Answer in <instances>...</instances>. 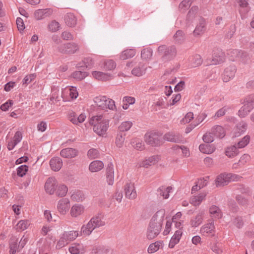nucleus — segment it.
Instances as JSON below:
<instances>
[{"label": "nucleus", "mask_w": 254, "mask_h": 254, "mask_svg": "<svg viewBox=\"0 0 254 254\" xmlns=\"http://www.w3.org/2000/svg\"><path fill=\"white\" fill-rule=\"evenodd\" d=\"M214 136L211 131L205 133L202 136V139L204 142L207 143L212 142L214 140Z\"/></svg>", "instance_id": "obj_52"}, {"label": "nucleus", "mask_w": 254, "mask_h": 254, "mask_svg": "<svg viewBox=\"0 0 254 254\" xmlns=\"http://www.w3.org/2000/svg\"><path fill=\"white\" fill-rule=\"evenodd\" d=\"M182 231L181 230H177L174 235L172 236L170 241L169 247L173 248L177 244H178L182 235Z\"/></svg>", "instance_id": "obj_26"}, {"label": "nucleus", "mask_w": 254, "mask_h": 254, "mask_svg": "<svg viewBox=\"0 0 254 254\" xmlns=\"http://www.w3.org/2000/svg\"><path fill=\"white\" fill-rule=\"evenodd\" d=\"M236 200L241 205L245 206L248 204V200L247 198L244 197L243 196L241 195H238L236 196Z\"/></svg>", "instance_id": "obj_60"}, {"label": "nucleus", "mask_w": 254, "mask_h": 254, "mask_svg": "<svg viewBox=\"0 0 254 254\" xmlns=\"http://www.w3.org/2000/svg\"><path fill=\"white\" fill-rule=\"evenodd\" d=\"M236 67L234 65H231L226 67L224 71L223 76V80L227 82L233 79L236 72Z\"/></svg>", "instance_id": "obj_12"}, {"label": "nucleus", "mask_w": 254, "mask_h": 254, "mask_svg": "<svg viewBox=\"0 0 254 254\" xmlns=\"http://www.w3.org/2000/svg\"><path fill=\"white\" fill-rule=\"evenodd\" d=\"M60 24L59 22L54 20L49 25V30L52 32H55L59 30Z\"/></svg>", "instance_id": "obj_58"}, {"label": "nucleus", "mask_w": 254, "mask_h": 254, "mask_svg": "<svg viewBox=\"0 0 254 254\" xmlns=\"http://www.w3.org/2000/svg\"><path fill=\"white\" fill-rule=\"evenodd\" d=\"M65 23L69 27H73L76 24V19L73 14L68 13L64 16Z\"/></svg>", "instance_id": "obj_28"}, {"label": "nucleus", "mask_w": 254, "mask_h": 254, "mask_svg": "<svg viewBox=\"0 0 254 254\" xmlns=\"http://www.w3.org/2000/svg\"><path fill=\"white\" fill-rule=\"evenodd\" d=\"M165 214V210L162 209L158 210L151 218L147 231L148 240L153 239L160 233Z\"/></svg>", "instance_id": "obj_1"}, {"label": "nucleus", "mask_w": 254, "mask_h": 254, "mask_svg": "<svg viewBox=\"0 0 254 254\" xmlns=\"http://www.w3.org/2000/svg\"><path fill=\"white\" fill-rule=\"evenodd\" d=\"M87 156L91 159L97 158L99 156V151L96 149L91 148L88 150Z\"/></svg>", "instance_id": "obj_55"}, {"label": "nucleus", "mask_w": 254, "mask_h": 254, "mask_svg": "<svg viewBox=\"0 0 254 254\" xmlns=\"http://www.w3.org/2000/svg\"><path fill=\"white\" fill-rule=\"evenodd\" d=\"M209 213L215 218H220L222 216L220 208L216 205H213L209 208Z\"/></svg>", "instance_id": "obj_40"}, {"label": "nucleus", "mask_w": 254, "mask_h": 254, "mask_svg": "<svg viewBox=\"0 0 254 254\" xmlns=\"http://www.w3.org/2000/svg\"><path fill=\"white\" fill-rule=\"evenodd\" d=\"M83 212V207L81 205H74L71 209L70 214L73 217H77Z\"/></svg>", "instance_id": "obj_34"}, {"label": "nucleus", "mask_w": 254, "mask_h": 254, "mask_svg": "<svg viewBox=\"0 0 254 254\" xmlns=\"http://www.w3.org/2000/svg\"><path fill=\"white\" fill-rule=\"evenodd\" d=\"M250 59L249 54L246 52L242 51L241 55H239V58L238 60H240L244 64H247Z\"/></svg>", "instance_id": "obj_53"}, {"label": "nucleus", "mask_w": 254, "mask_h": 254, "mask_svg": "<svg viewBox=\"0 0 254 254\" xmlns=\"http://www.w3.org/2000/svg\"><path fill=\"white\" fill-rule=\"evenodd\" d=\"M231 173H223L219 175L216 180L215 183L217 187L227 185L231 181L232 177Z\"/></svg>", "instance_id": "obj_10"}, {"label": "nucleus", "mask_w": 254, "mask_h": 254, "mask_svg": "<svg viewBox=\"0 0 254 254\" xmlns=\"http://www.w3.org/2000/svg\"><path fill=\"white\" fill-rule=\"evenodd\" d=\"M28 170V167L26 165H22L18 167L17 169V175L20 177H23L26 175Z\"/></svg>", "instance_id": "obj_51"}, {"label": "nucleus", "mask_w": 254, "mask_h": 254, "mask_svg": "<svg viewBox=\"0 0 254 254\" xmlns=\"http://www.w3.org/2000/svg\"><path fill=\"white\" fill-rule=\"evenodd\" d=\"M146 142L152 146H159L161 143V136L157 132H149L145 134L144 136Z\"/></svg>", "instance_id": "obj_9"}, {"label": "nucleus", "mask_w": 254, "mask_h": 254, "mask_svg": "<svg viewBox=\"0 0 254 254\" xmlns=\"http://www.w3.org/2000/svg\"><path fill=\"white\" fill-rule=\"evenodd\" d=\"M52 13L51 9H40L35 11L34 16L37 20H40L50 16Z\"/></svg>", "instance_id": "obj_20"}, {"label": "nucleus", "mask_w": 254, "mask_h": 254, "mask_svg": "<svg viewBox=\"0 0 254 254\" xmlns=\"http://www.w3.org/2000/svg\"><path fill=\"white\" fill-rule=\"evenodd\" d=\"M94 102L102 110L109 109L113 110L115 108L114 101L104 96L96 97Z\"/></svg>", "instance_id": "obj_6"}, {"label": "nucleus", "mask_w": 254, "mask_h": 254, "mask_svg": "<svg viewBox=\"0 0 254 254\" xmlns=\"http://www.w3.org/2000/svg\"><path fill=\"white\" fill-rule=\"evenodd\" d=\"M88 75L87 72L81 71H75L72 74V76L74 79L81 80Z\"/></svg>", "instance_id": "obj_46"}, {"label": "nucleus", "mask_w": 254, "mask_h": 254, "mask_svg": "<svg viewBox=\"0 0 254 254\" xmlns=\"http://www.w3.org/2000/svg\"><path fill=\"white\" fill-rule=\"evenodd\" d=\"M206 193L205 192L200 193L198 195L194 196L190 199V203L194 206L199 205L203 200L204 199Z\"/></svg>", "instance_id": "obj_31"}, {"label": "nucleus", "mask_w": 254, "mask_h": 254, "mask_svg": "<svg viewBox=\"0 0 254 254\" xmlns=\"http://www.w3.org/2000/svg\"><path fill=\"white\" fill-rule=\"evenodd\" d=\"M57 186V182L56 179L51 177L49 178L46 181L45 185V189L47 193L52 194L55 192Z\"/></svg>", "instance_id": "obj_13"}, {"label": "nucleus", "mask_w": 254, "mask_h": 254, "mask_svg": "<svg viewBox=\"0 0 254 254\" xmlns=\"http://www.w3.org/2000/svg\"><path fill=\"white\" fill-rule=\"evenodd\" d=\"M50 165L52 170L58 171L63 166L62 160L59 157L52 158L50 160Z\"/></svg>", "instance_id": "obj_19"}, {"label": "nucleus", "mask_w": 254, "mask_h": 254, "mask_svg": "<svg viewBox=\"0 0 254 254\" xmlns=\"http://www.w3.org/2000/svg\"><path fill=\"white\" fill-rule=\"evenodd\" d=\"M104 167V164L102 161L95 160L92 162L89 166V170L92 172H96L100 171Z\"/></svg>", "instance_id": "obj_25"}, {"label": "nucleus", "mask_w": 254, "mask_h": 254, "mask_svg": "<svg viewBox=\"0 0 254 254\" xmlns=\"http://www.w3.org/2000/svg\"><path fill=\"white\" fill-rule=\"evenodd\" d=\"M71 198L73 201L79 202L83 201L85 196L81 190H77L73 192L71 195Z\"/></svg>", "instance_id": "obj_35"}, {"label": "nucleus", "mask_w": 254, "mask_h": 254, "mask_svg": "<svg viewBox=\"0 0 254 254\" xmlns=\"http://www.w3.org/2000/svg\"><path fill=\"white\" fill-rule=\"evenodd\" d=\"M57 207L59 211L61 214H65L70 208L68 199L64 198L60 199L58 202Z\"/></svg>", "instance_id": "obj_16"}, {"label": "nucleus", "mask_w": 254, "mask_h": 254, "mask_svg": "<svg viewBox=\"0 0 254 254\" xmlns=\"http://www.w3.org/2000/svg\"><path fill=\"white\" fill-rule=\"evenodd\" d=\"M204 214V212L203 211H200L194 217L191 219L190 224L191 227H196L202 223Z\"/></svg>", "instance_id": "obj_21"}, {"label": "nucleus", "mask_w": 254, "mask_h": 254, "mask_svg": "<svg viewBox=\"0 0 254 254\" xmlns=\"http://www.w3.org/2000/svg\"><path fill=\"white\" fill-rule=\"evenodd\" d=\"M78 50V45L74 43L64 44L58 47L59 51L65 54H73Z\"/></svg>", "instance_id": "obj_8"}, {"label": "nucleus", "mask_w": 254, "mask_h": 254, "mask_svg": "<svg viewBox=\"0 0 254 254\" xmlns=\"http://www.w3.org/2000/svg\"><path fill=\"white\" fill-rule=\"evenodd\" d=\"M225 54L221 51H219L217 54L214 53L210 64H218L225 61Z\"/></svg>", "instance_id": "obj_24"}, {"label": "nucleus", "mask_w": 254, "mask_h": 254, "mask_svg": "<svg viewBox=\"0 0 254 254\" xmlns=\"http://www.w3.org/2000/svg\"><path fill=\"white\" fill-rule=\"evenodd\" d=\"M189 62L191 67H195L201 64L202 60L199 55L196 54L190 57Z\"/></svg>", "instance_id": "obj_27"}, {"label": "nucleus", "mask_w": 254, "mask_h": 254, "mask_svg": "<svg viewBox=\"0 0 254 254\" xmlns=\"http://www.w3.org/2000/svg\"><path fill=\"white\" fill-rule=\"evenodd\" d=\"M161 244V243L159 241L150 244L148 248V252L152 254L157 252L159 249Z\"/></svg>", "instance_id": "obj_50"}, {"label": "nucleus", "mask_w": 254, "mask_h": 254, "mask_svg": "<svg viewBox=\"0 0 254 254\" xmlns=\"http://www.w3.org/2000/svg\"><path fill=\"white\" fill-rule=\"evenodd\" d=\"M83 61L84 63V65H85L86 68H87V69H90L93 66L94 61L92 58L87 57Z\"/></svg>", "instance_id": "obj_56"}, {"label": "nucleus", "mask_w": 254, "mask_h": 254, "mask_svg": "<svg viewBox=\"0 0 254 254\" xmlns=\"http://www.w3.org/2000/svg\"><path fill=\"white\" fill-rule=\"evenodd\" d=\"M103 217L101 213L93 216L86 225L81 228L80 233L84 236H89L94 230L103 226L105 223L103 221Z\"/></svg>", "instance_id": "obj_2"}, {"label": "nucleus", "mask_w": 254, "mask_h": 254, "mask_svg": "<svg viewBox=\"0 0 254 254\" xmlns=\"http://www.w3.org/2000/svg\"><path fill=\"white\" fill-rule=\"evenodd\" d=\"M112 250L109 247L104 246H95L92 250L94 254H111Z\"/></svg>", "instance_id": "obj_22"}, {"label": "nucleus", "mask_w": 254, "mask_h": 254, "mask_svg": "<svg viewBox=\"0 0 254 254\" xmlns=\"http://www.w3.org/2000/svg\"><path fill=\"white\" fill-rule=\"evenodd\" d=\"M78 236V233L76 231L64 232L58 242L57 248L60 249L74 240Z\"/></svg>", "instance_id": "obj_5"}, {"label": "nucleus", "mask_w": 254, "mask_h": 254, "mask_svg": "<svg viewBox=\"0 0 254 254\" xmlns=\"http://www.w3.org/2000/svg\"><path fill=\"white\" fill-rule=\"evenodd\" d=\"M206 29V22L205 19L201 16L198 18V22L196 25L193 33L194 36H199L204 33Z\"/></svg>", "instance_id": "obj_11"}, {"label": "nucleus", "mask_w": 254, "mask_h": 254, "mask_svg": "<svg viewBox=\"0 0 254 254\" xmlns=\"http://www.w3.org/2000/svg\"><path fill=\"white\" fill-rule=\"evenodd\" d=\"M152 50L150 48L143 49L141 52V57L143 59L147 60L152 56Z\"/></svg>", "instance_id": "obj_48"}, {"label": "nucleus", "mask_w": 254, "mask_h": 254, "mask_svg": "<svg viewBox=\"0 0 254 254\" xmlns=\"http://www.w3.org/2000/svg\"><path fill=\"white\" fill-rule=\"evenodd\" d=\"M214 229V222L212 220H210L207 224L201 227L200 231L202 233H211Z\"/></svg>", "instance_id": "obj_36"}, {"label": "nucleus", "mask_w": 254, "mask_h": 254, "mask_svg": "<svg viewBox=\"0 0 254 254\" xmlns=\"http://www.w3.org/2000/svg\"><path fill=\"white\" fill-rule=\"evenodd\" d=\"M116 67V64L114 61L109 60L106 61L104 63V68L105 70H111Z\"/></svg>", "instance_id": "obj_54"}, {"label": "nucleus", "mask_w": 254, "mask_h": 254, "mask_svg": "<svg viewBox=\"0 0 254 254\" xmlns=\"http://www.w3.org/2000/svg\"><path fill=\"white\" fill-rule=\"evenodd\" d=\"M237 190L242 193L249 194L250 192L249 188L246 187L244 185L239 184L237 186Z\"/></svg>", "instance_id": "obj_61"}, {"label": "nucleus", "mask_w": 254, "mask_h": 254, "mask_svg": "<svg viewBox=\"0 0 254 254\" xmlns=\"http://www.w3.org/2000/svg\"><path fill=\"white\" fill-rule=\"evenodd\" d=\"M36 77V74L35 73L30 74L29 75H26L24 79H23V84H28L32 81H33Z\"/></svg>", "instance_id": "obj_57"}, {"label": "nucleus", "mask_w": 254, "mask_h": 254, "mask_svg": "<svg viewBox=\"0 0 254 254\" xmlns=\"http://www.w3.org/2000/svg\"><path fill=\"white\" fill-rule=\"evenodd\" d=\"M239 153V150L235 145L228 147L225 150L226 155L229 158H233Z\"/></svg>", "instance_id": "obj_30"}, {"label": "nucleus", "mask_w": 254, "mask_h": 254, "mask_svg": "<svg viewBox=\"0 0 254 254\" xmlns=\"http://www.w3.org/2000/svg\"><path fill=\"white\" fill-rule=\"evenodd\" d=\"M30 225V222L28 220H20L16 225V229L18 231H24L27 229Z\"/></svg>", "instance_id": "obj_44"}, {"label": "nucleus", "mask_w": 254, "mask_h": 254, "mask_svg": "<svg viewBox=\"0 0 254 254\" xmlns=\"http://www.w3.org/2000/svg\"><path fill=\"white\" fill-rule=\"evenodd\" d=\"M247 128V124L246 123L242 122L239 123L235 131L234 136L238 137L241 134L244 133L246 131Z\"/></svg>", "instance_id": "obj_29"}, {"label": "nucleus", "mask_w": 254, "mask_h": 254, "mask_svg": "<svg viewBox=\"0 0 254 254\" xmlns=\"http://www.w3.org/2000/svg\"><path fill=\"white\" fill-rule=\"evenodd\" d=\"M78 150L72 148H66L61 151V155L65 158H72L78 154Z\"/></svg>", "instance_id": "obj_18"}, {"label": "nucleus", "mask_w": 254, "mask_h": 254, "mask_svg": "<svg viewBox=\"0 0 254 254\" xmlns=\"http://www.w3.org/2000/svg\"><path fill=\"white\" fill-rule=\"evenodd\" d=\"M164 139L167 141L175 143H180L183 140V137L180 134L173 132L166 133L164 136Z\"/></svg>", "instance_id": "obj_15"}, {"label": "nucleus", "mask_w": 254, "mask_h": 254, "mask_svg": "<svg viewBox=\"0 0 254 254\" xmlns=\"http://www.w3.org/2000/svg\"><path fill=\"white\" fill-rule=\"evenodd\" d=\"M242 50L232 49L228 51V55L230 57V60L234 61L239 58Z\"/></svg>", "instance_id": "obj_41"}, {"label": "nucleus", "mask_w": 254, "mask_h": 254, "mask_svg": "<svg viewBox=\"0 0 254 254\" xmlns=\"http://www.w3.org/2000/svg\"><path fill=\"white\" fill-rule=\"evenodd\" d=\"M174 41L175 43L181 44L185 40V35L182 30H179L173 36Z\"/></svg>", "instance_id": "obj_33"}, {"label": "nucleus", "mask_w": 254, "mask_h": 254, "mask_svg": "<svg viewBox=\"0 0 254 254\" xmlns=\"http://www.w3.org/2000/svg\"><path fill=\"white\" fill-rule=\"evenodd\" d=\"M13 104V101L12 100H8L5 103L0 106V109L3 111H6Z\"/></svg>", "instance_id": "obj_59"}, {"label": "nucleus", "mask_w": 254, "mask_h": 254, "mask_svg": "<svg viewBox=\"0 0 254 254\" xmlns=\"http://www.w3.org/2000/svg\"><path fill=\"white\" fill-rule=\"evenodd\" d=\"M89 124L93 126V130L97 134L103 136L106 134L108 128L109 121L101 120V116L92 117L89 121Z\"/></svg>", "instance_id": "obj_3"}, {"label": "nucleus", "mask_w": 254, "mask_h": 254, "mask_svg": "<svg viewBox=\"0 0 254 254\" xmlns=\"http://www.w3.org/2000/svg\"><path fill=\"white\" fill-rule=\"evenodd\" d=\"M127 69L129 67H133L131 73L135 76H141L146 73L147 66L143 63H139L137 64L133 62L128 63L127 64Z\"/></svg>", "instance_id": "obj_7"}, {"label": "nucleus", "mask_w": 254, "mask_h": 254, "mask_svg": "<svg viewBox=\"0 0 254 254\" xmlns=\"http://www.w3.org/2000/svg\"><path fill=\"white\" fill-rule=\"evenodd\" d=\"M157 52L161 59L164 62L173 60L176 56L177 50L174 45H162L158 47Z\"/></svg>", "instance_id": "obj_4"}, {"label": "nucleus", "mask_w": 254, "mask_h": 254, "mask_svg": "<svg viewBox=\"0 0 254 254\" xmlns=\"http://www.w3.org/2000/svg\"><path fill=\"white\" fill-rule=\"evenodd\" d=\"M199 149L202 153L210 154L214 152L215 148L209 144H201L199 146Z\"/></svg>", "instance_id": "obj_38"}, {"label": "nucleus", "mask_w": 254, "mask_h": 254, "mask_svg": "<svg viewBox=\"0 0 254 254\" xmlns=\"http://www.w3.org/2000/svg\"><path fill=\"white\" fill-rule=\"evenodd\" d=\"M125 193L126 197L133 199L136 197V192L134 184L131 183H127L125 186Z\"/></svg>", "instance_id": "obj_14"}, {"label": "nucleus", "mask_w": 254, "mask_h": 254, "mask_svg": "<svg viewBox=\"0 0 254 254\" xmlns=\"http://www.w3.org/2000/svg\"><path fill=\"white\" fill-rule=\"evenodd\" d=\"M211 131L214 137L222 138L225 135L224 129L220 126H214L211 128Z\"/></svg>", "instance_id": "obj_23"}, {"label": "nucleus", "mask_w": 254, "mask_h": 254, "mask_svg": "<svg viewBox=\"0 0 254 254\" xmlns=\"http://www.w3.org/2000/svg\"><path fill=\"white\" fill-rule=\"evenodd\" d=\"M114 166L112 162L108 164L106 168V179L109 185H112L114 182Z\"/></svg>", "instance_id": "obj_17"}, {"label": "nucleus", "mask_w": 254, "mask_h": 254, "mask_svg": "<svg viewBox=\"0 0 254 254\" xmlns=\"http://www.w3.org/2000/svg\"><path fill=\"white\" fill-rule=\"evenodd\" d=\"M252 110V109H250L249 106L244 104V105L239 110L238 115L240 118H244L247 116Z\"/></svg>", "instance_id": "obj_39"}, {"label": "nucleus", "mask_w": 254, "mask_h": 254, "mask_svg": "<svg viewBox=\"0 0 254 254\" xmlns=\"http://www.w3.org/2000/svg\"><path fill=\"white\" fill-rule=\"evenodd\" d=\"M198 10V7L197 6H193L189 10L186 18V20L188 23H191L195 18V15Z\"/></svg>", "instance_id": "obj_32"}, {"label": "nucleus", "mask_w": 254, "mask_h": 254, "mask_svg": "<svg viewBox=\"0 0 254 254\" xmlns=\"http://www.w3.org/2000/svg\"><path fill=\"white\" fill-rule=\"evenodd\" d=\"M251 157L248 154H245L241 156L239 160V164L244 166L248 161L250 160Z\"/></svg>", "instance_id": "obj_64"}, {"label": "nucleus", "mask_w": 254, "mask_h": 254, "mask_svg": "<svg viewBox=\"0 0 254 254\" xmlns=\"http://www.w3.org/2000/svg\"><path fill=\"white\" fill-rule=\"evenodd\" d=\"M250 140V137L249 135H246L240 141H239L235 145L238 149L243 148L248 145Z\"/></svg>", "instance_id": "obj_45"}, {"label": "nucleus", "mask_w": 254, "mask_h": 254, "mask_svg": "<svg viewBox=\"0 0 254 254\" xmlns=\"http://www.w3.org/2000/svg\"><path fill=\"white\" fill-rule=\"evenodd\" d=\"M135 55V51L134 49H127L124 51L120 55L122 60H125L128 58L133 57Z\"/></svg>", "instance_id": "obj_37"}, {"label": "nucleus", "mask_w": 254, "mask_h": 254, "mask_svg": "<svg viewBox=\"0 0 254 254\" xmlns=\"http://www.w3.org/2000/svg\"><path fill=\"white\" fill-rule=\"evenodd\" d=\"M132 126V122L126 121L123 122L119 127L120 131L124 132L128 130Z\"/></svg>", "instance_id": "obj_49"}, {"label": "nucleus", "mask_w": 254, "mask_h": 254, "mask_svg": "<svg viewBox=\"0 0 254 254\" xmlns=\"http://www.w3.org/2000/svg\"><path fill=\"white\" fill-rule=\"evenodd\" d=\"M22 137L23 136L22 132L20 131H17L15 132L12 140L17 144L21 141Z\"/></svg>", "instance_id": "obj_62"}, {"label": "nucleus", "mask_w": 254, "mask_h": 254, "mask_svg": "<svg viewBox=\"0 0 254 254\" xmlns=\"http://www.w3.org/2000/svg\"><path fill=\"white\" fill-rule=\"evenodd\" d=\"M243 104L249 106L250 109L254 108V94L247 96L244 100Z\"/></svg>", "instance_id": "obj_43"}, {"label": "nucleus", "mask_w": 254, "mask_h": 254, "mask_svg": "<svg viewBox=\"0 0 254 254\" xmlns=\"http://www.w3.org/2000/svg\"><path fill=\"white\" fill-rule=\"evenodd\" d=\"M56 191L57 195L59 197H63L67 193L68 189L64 185H60L57 186Z\"/></svg>", "instance_id": "obj_42"}, {"label": "nucleus", "mask_w": 254, "mask_h": 254, "mask_svg": "<svg viewBox=\"0 0 254 254\" xmlns=\"http://www.w3.org/2000/svg\"><path fill=\"white\" fill-rule=\"evenodd\" d=\"M158 193L159 194L162 196L165 199L168 198L169 196V194L168 193H167L165 189V186H161L157 190Z\"/></svg>", "instance_id": "obj_63"}, {"label": "nucleus", "mask_w": 254, "mask_h": 254, "mask_svg": "<svg viewBox=\"0 0 254 254\" xmlns=\"http://www.w3.org/2000/svg\"><path fill=\"white\" fill-rule=\"evenodd\" d=\"M126 134L124 132L120 131L116 137V144L119 147L122 146L125 141V136Z\"/></svg>", "instance_id": "obj_47"}]
</instances>
